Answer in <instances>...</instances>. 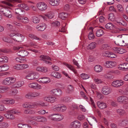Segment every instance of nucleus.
Wrapping results in <instances>:
<instances>
[{"mask_svg":"<svg viewBox=\"0 0 128 128\" xmlns=\"http://www.w3.org/2000/svg\"><path fill=\"white\" fill-rule=\"evenodd\" d=\"M8 100L4 101V102L8 104H13L14 102V101L12 99L8 98Z\"/></svg>","mask_w":128,"mask_h":128,"instance_id":"nucleus-33","label":"nucleus"},{"mask_svg":"<svg viewBox=\"0 0 128 128\" xmlns=\"http://www.w3.org/2000/svg\"><path fill=\"white\" fill-rule=\"evenodd\" d=\"M10 36L15 41L19 42H22L24 38V36L22 34L18 33H11Z\"/></svg>","mask_w":128,"mask_h":128,"instance_id":"nucleus-1","label":"nucleus"},{"mask_svg":"<svg viewBox=\"0 0 128 128\" xmlns=\"http://www.w3.org/2000/svg\"><path fill=\"white\" fill-rule=\"evenodd\" d=\"M127 62H121L120 63V70H127Z\"/></svg>","mask_w":128,"mask_h":128,"instance_id":"nucleus-31","label":"nucleus"},{"mask_svg":"<svg viewBox=\"0 0 128 128\" xmlns=\"http://www.w3.org/2000/svg\"><path fill=\"white\" fill-rule=\"evenodd\" d=\"M12 12L10 10L7 8L5 12L4 13L3 15L7 18H10L12 17Z\"/></svg>","mask_w":128,"mask_h":128,"instance_id":"nucleus-13","label":"nucleus"},{"mask_svg":"<svg viewBox=\"0 0 128 128\" xmlns=\"http://www.w3.org/2000/svg\"><path fill=\"white\" fill-rule=\"evenodd\" d=\"M49 3L52 6H56L59 4L60 2L59 0H50Z\"/></svg>","mask_w":128,"mask_h":128,"instance_id":"nucleus-21","label":"nucleus"},{"mask_svg":"<svg viewBox=\"0 0 128 128\" xmlns=\"http://www.w3.org/2000/svg\"><path fill=\"white\" fill-rule=\"evenodd\" d=\"M18 126L19 128H32L30 126L26 124H18Z\"/></svg>","mask_w":128,"mask_h":128,"instance_id":"nucleus-28","label":"nucleus"},{"mask_svg":"<svg viewBox=\"0 0 128 128\" xmlns=\"http://www.w3.org/2000/svg\"><path fill=\"white\" fill-rule=\"evenodd\" d=\"M104 65L107 68H112L116 65V63L111 61H107L106 62Z\"/></svg>","mask_w":128,"mask_h":128,"instance_id":"nucleus-11","label":"nucleus"},{"mask_svg":"<svg viewBox=\"0 0 128 128\" xmlns=\"http://www.w3.org/2000/svg\"><path fill=\"white\" fill-rule=\"evenodd\" d=\"M80 76L84 79H87L89 78V77L87 74H81Z\"/></svg>","mask_w":128,"mask_h":128,"instance_id":"nucleus-55","label":"nucleus"},{"mask_svg":"<svg viewBox=\"0 0 128 128\" xmlns=\"http://www.w3.org/2000/svg\"><path fill=\"white\" fill-rule=\"evenodd\" d=\"M13 68L14 69L18 70H22L21 64H16L14 66Z\"/></svg>","mask_w":128,"mask_h":128,"instance_id":"nucleus-54","label":"nucleus"},{"mask_svg":"<svg viewBox=\"0 0 128 128\" xmlns=\"http://www.w3.org/2000/svg\"><path fill=\"white\" fill-rule=\"evenodd\" d=\"M96 44L95 42L91 43L87 46V48L92 50L95 48L96 46Z\"/></svg>","mask_w":128,"mask_h":128,"instance_id":"nucleus-29","label":"nucleus"},{"mask_svg":"<svg viewBox=\"0 0 128 128\" xmlns=\"http://www.w3.org/2000/svg\"><path fill=\"white\" fill-rule=\"evenodd\" d=\"M112 50L114 51V52L120 54V48L117 47H114L112 48Z\"/></svg>","mask_w":128,"mask_h":128,"instance_id":"nucleus-61","label":"nucleus"},{"mask_svg":"<svg viewBox=\"0 0 128 128\" xmlns=\"http://www.w3.org/2000/svg\"><path fill=\"white\" fill-rule=\"evenodd\" d=\"M25 97L28 98L32 99V92L28 93L25 95Z\"/></svg>","mask_w":128,"mask_h":128,"instance_id":"nucleus-57","label":"nucleus"},{"mask_svg":"<svg viewBox=\"0 0 128 128\" xmlns=\"http://www.w3.org/2000/svg\"><path fill=\"white\" fill-rule=\"evenodd\" d=\"M61 104H59L54 106L53 110L55 111L59 112L60 110V107Z\"/></svg>","mask_w":128,"mask_h":128,"instance_id":"nucleus-39","label":"nucleus"},{"mask_svg":"<svg viewBox=\"0 0 128 128\" xmlns=\"http://www.w3.org/2000/svg\"><path fill=\"white\" fill-rule=\"evenodd\" d=\"M29 36L32 39H36L39 40H41L40 38L32 34H29Z\"/></svg>","mask_w":128,"mask_h":128,"instance_id":"nucleus-41","label":"nucleus"},{"mask_svg":"<svg viewBox=\"0 0 128 128\" xmlns=\"http://www.w3.org/2000/svg\"><path fill=\"white\" fill-rule=\"evenodd\" d=\"M110 47L107 44H104L102 46L101 49L102 50H105L108 49Z\"/></svg>","mask_w":128,"mask_h":128,"instance_id":"nucleus-53","label":"nucleus"},{"mask_svg":"<svg viewBox=\"0 0 128 128\" xmlns=\"http://www.w3.org/2000/svg\"><path fill=\"white\" fill-rule=\"evenodd\" d=\"M46 25L44 23L42 24H40L38 25L36 28L39 31H44L46 28Z\"/></svg>","mask_w":128,"mask_h":128,"instance_id":"nucleus-10","label":"nucleus"},{"mask_svg":"<svg viewBox=\"0 0 128 128\" xmlns=\"http://www.w3.org/2000/svg\"><path fill=\"white\" fill-rule=\"evenodd\" d=\"M45 15L50 19L52 18H53L54 16L53 14L51 12L48 13L47 14H45Z\"/></svg>","mask_w":128,"mask_h":128,"instance_id":"nucleus-50","label":"nucleus"},{"mask_svg":"<svg viewBox=\"0 0 128 128\" xmlns=\"http://www.w3.org/2000/svg\"><path fill=\"white\" fill-rule=\"evenodd\" d=\"M52 68L54 70L56 71H58L59 70V67L55 65L54 66H52Z\"/></svg>","mask_w":128,"mask_h":128,"instance_id":"nucleus-64","label":"nucleus"},{"mask_svg":"<svg viewBox=\"0 0 128 128\" xmlns=\"http://www.w3.org/2000/svg\"><path fill=\"white\" fill-rule=\"evenodd\" d=\"M68 16V14L66 12H62L59 14L58 17L62 20H65Z\"/></svg>","mask_w":128,"mask_h":128,"instance_id":"nucleus-25","label":"nucleus"},{"mask_svg":"<svg viewBox=\"0 0 128 128\" xmlns=\"http://www.w3.org/2000/svg\"><path fill=\"white\" fill-rule=\"evenodd\" d=\"M104 32L102 30L99 29L96 32V35L98 37H100L103 35Z\"/></svg>","mask_w":128,"mask_h":128,"instance_id":"nucleus-30","label":"nucleus"},{"mask_svg":"<svg viewBox=\"0 0 128 128\" xmlns=\"http://www.w3.org/2000/svg\"><path fill=\"white\" fill-rule=\"evenodd\" d=\"M45 99L47 102H50L51 103H53L56 101V98H55L51 97L46 98Z\"/></svg>","mask_w":128,"mask_h":128,"instance_id":"nucleus-35","label":"nucleus"},{"mask_svg":"<svg viewBox=\"0 0 128 128\" xmlns=\"http://www.w3.org/2000/svg\"><path fill=\"white\" fill-rule=\"evenodd\" d=\"M8 112L12 114H16L18 113V111L16 110L15 109H13L11 110L8 111Z\"/></svg>","mask_w":128,"mask_h":128,"instance_id":"nucleus-60","label":"nucleus"},{"mask_svg":"<svg viewBox=\"0 0 128 128\" xmlns=\"http://www.w3.org/2000/svg\"><path fill=\"white\" fill-rule=\"evenodd\" d=\"M50 75L56 78H60L62 77L61 74L60 73L56 72H52L51 73Z\"/></svg>","mask_w":128,"mask_h":128,"instance_id":"nucleus-15","label":"nucleus"},{"mask_svg":"<svg viewBox=\"0 0 128 128\" xmlns=\"http://www.w3.org/2000/svg\"><path fill=\"white\" fill-rule=\"evenodd\" d=\"M64 64L73 71L75 73H76V71L74 68L71 65L69 64L66 62L64 63Z\"/></svg>","mask_w":128,"mask_h":128,"instance_id":"nucleus-34","label":"nucleus"},{"mask_svg":"<svg viewBox=\"0 0 128 128\" xmlns=\"http://www.w3.org/2000/svg\"><path fill=\"white\" fill-rule=\"evenodd\" d=\"M28 52L26 50H22L19 51L17 53V54L20 56L25 57L27 56Z\"/></svg>","mask_w":128,"mask_h":128,"instance_id":"nucleus-14","label":"nucleus"},{"mask_svg":"<svg viewBox=\"0 0 128 128\" xmlns=\"http://www.w3.org/2000/svg\"><path fill=\"white\" fill-rule=\"evenodd\" d=\"M52 94L56 96H59L62 94V92L61 90L60 89H54L52 90Z\"/></svg>","mask_w":128,"mask_h":128,"instance_id":"nucleus-8","label":"nucleus"},{"mask_svg":"<svg viewBox=\"0 0 128 128\" xmlns=\"http://www.w3.org/2000/svg\"><path fill=\"white\" fill-rule=\"evenodd\" d=\"M96 121V119L94 117H90L88 118V121L90 124L92 126V124H91V123L92 124L95 121Z\"/></svg>","mask_w":128,"mask_h":128,"instance_id":"nucleus-42","label":"nucleus"},{"mask_svg":"<svg viewBox=\"0 0 128 128\" xmlns=\"http://www.w3.org/2000/svg\"><path fill=\"white\" fill-rule=\"evenodd\" d=\"M15 13L19 15H20L25 14V11L20 8H16L15 9Z\"/></svg>","mask_w":128,"mask_h":128,"instance_id":"nucleus-22","label":"nucleus"},{"mask_svg":"<svg viewBox=\"0 0 128 128\" xmlns=\"http://www.w3.org/2000/svg\"><path fill=\"white\" fill-rule=\"evenodd\" d=\"M128 95V85H124L120 87V94Z\"/></svg>","mask_w":128,"mask_h":128,"instance_id":"nucleus-6","label":"nucleus"},{"mask_svg":"<svg viewBox=\"0 0 128 128\" xmlns=\"http://www.w3.org/2000/svg\"><path fill=\"white\" fill-rule=\"evenodd\" d=\"M120 126H125L128 124V120H122L120 123Z\"/></svg>","mask_w":128,"mask_h":128,"instance_id":"nucleus-51","label":"nucleus"},{"mask_svg":"<svg viewBox=\"0 0 128 128\" xmlns=\"http://www.w3.org/2000/svg\"><path fill=\"white\" fill-rule=\"evenodd\" d=\"M74 88L71 85H70L68 86L67 89L66 90V92L68 93H70L72 92V90H73Z\"/></svg>","mask_w":128,"mask_h":128,"instance_id":"nucleus-52","label":"nucleus"},{"mask_svg":"<svg viewBox=\"0 0 128 128\" xmlns=\"http://www.w3.org/2000/svg\"><path fill=\"white\" fill-rule=\"evenodd\" d=\"M114 14L113 13H110L108 14V20L113 21L114 20Z\"/></svg>","mask_w":128,"mask_h":128,"instance_id":"nucleus-49","label":"nucleus"},{"mask_svg":"<svg viewBox=\"0 0 128 128\" xmlns=\"http://www.w3.org/2000/svg\"><path fill=\"white\" fill-rule=\"evenodd\" d=\"M8 2L3 1L2 2L6 5H7L9 7H13V5L10 2H13L16 1V0H8Z\"/></svg>","mask_w":128,"mask_h":128,"instance_id":"nucleus-27","label":"nucleus"},{"mask_svg":"<svg viewBox=\"0 0 128 128\" xmlns=\"http://www.w3.org/2000/svg\"><path fill=\"white\" fill-rule=\"evenodd\" d=\"M0 126L2 128H7L9 124L7 122H3L0 124Z\"/></svg>","mask_w":128,"mask_h":128,"instance_id":"nucleus-47","label":"nucleus"},{"mask_svg":"<svg viewBox=\"0 0 128 128\" xmlns=\"http://www.w3.org/2000/svg\"><path fill=\"white\" fill-rule=\"evenodd\" d=\"M32 97L33 98H36L40 96V94L38 92H32Z\"/></svg>","mask_w":128,"mask_h":128,"instance_id":"nucleus-48","label":"nucleus"},{"mask_svg":"<svg viewBox=\"0 0 128 128\" xmlns=\"http://www.w3.org/2000/svg\"><path fill=\"white\" fill-rule=\"evenodd\" d=\"M114 25L111 23H109L105 25L106 28L108 29L111 30L112 29Z\"/></svg>","mask_w":128,"mask_h":128,"instance_id":"nucleus-44","label":"nucleus"},{"mask_svg":"<svg viewBox=\"0 0 128 128\" xmlns=\"http://www.w3.org/2000/svg\"><path fill=\"white\" fill-rule=\"evenodd\" d=\"M29 86L30 88L35 90H39L42 88L41 86L36 82H33L29 84Z\"/></svg>","mask_w":128,"mask_h":128,"instance_id":"nucleus-4","label":"nucleus"},{"mask_svg":"<svg viewBox=\"0 0 128 128\" xmlns=\"http://www.w3.org/2000/svg\"><path fill=\"white\" fill-rule=\"evenodd\" d=\"M112 92V89L109 87L104 86L102 88V92L104 94L107 95Z\"/></svg>","mask_w":128,"mask_h":128,"instance_id":"nucleus-5","label":"nucleus"},{"mask_svg":"<svg viewBox=\"0 0 128 128\" xmlns=\"http://www.w3.org/2000/svg\"><path fill=\"white\" fill-rule=\"evenodd\" d=\"M24 84V82L23 81H18L16 82L14 84L15 87H20L23 86Z\"/></svg>","mask_w":128,"mask_h":128,"instance_id":"nucleus-38","label":"nucleus"},{"mask_svg":"<svg viewBox=\"0 0 128 128\" xmlns=\"http://www.w3.org/2000/svg\"><path fill=\"white\" fill-rule=\"evenodd\" d=\"M78 118L79 120H82L85 118V117L83 115H80L78 116Z\"/></svg>","mask_w":128,"mask_h":128,"instance_id":"nucleus-63","label":"nucleus"},{"mask_svg":"<svg viewBox=\"0 0 128 128\" xmlns=\"http://www.w3.org/2000/svg\"><path fill=\"white\" fill-rule=\"evenodd\" d=\"M94 69L96 72H100L102 71V68L100 66L97 65L95 66Z\"/></svg>","mask_w":128,"mask_h":128,"instance_id":"nucleus-32","label":"nucleus"},{"mask_svg":"<svg viewBox=\"0 0 128 128\" xmlns=\"http://www.w3.org/2000/svg\"><path fill=\"white\" fill-rule=\"evenodd\" d=\"M32 18V21L34 23H38L40 21L39 18L36 16H33Z\"/></svg>","mask_w":128,"mask_h":128,"instance_id":"nucleus-45","label":"nucleus"},{"mask_svg":"<svg viewBox=\"0 0 128 128\" xmlns=\"http://www.w3.org/2000/svg\"><path fill=\"white\" fill-rule=\"evenodd\" d=\"M97 94V97L100 99L103 98H104V95L101 93L97 92L96 93Z\"/></svg>","mask_w":128,"mask_h":128,"instance_id":"nucleus-58","label":"nucleus"},{"mask_svg":"<svg viewBox=\"0 0 128 128\" xmlns=\"http://www.w3.org/2000/svg\"><path fill=\"white\" fill-rule=\"evenodd\" d=\"M40 60H43L45 63L46 64L50 63V64H52L51 62L47 60H52L51 58L49 56L44 55H42L40 56Z\"/></svg>","mask_w":128,"mask_h":128,"instance_id":"nucleus-7","label":"nucleus"},{"mask_svg":"<svg viewBox=\"0 0 128 128\" xmlns=\"http://www.w3.org/2000/svg\"><path fill=\"white\" fill-rule=\"evenodd\" d=\"M7 113L4 114L5 116L8 119L12 120L14 118V116L12 114L10 113L8 111Z\"/></svg>","mask_w":128,"mask_h":128,"instance_id":"nucleus-23","label":"nucleus"},{"mask_svg":"<svg viewBox=\"0 0 128 128\" xmlns=\"http://www.w3.org/2000/svg\"><path fill=\"white\" fill-rule=\"evenodd\" d=\"M63 118V116L62 115L60 114L59 115L57 114L56 116V118L54 119V121H59L61 120Z\"/></svg>","mask_w":128,"mask_h":128,"instance_id":"nucleus-40","label":"nucleus"},{"mask_svg":"<svg viewBox=\"0 0 128 128\" xmlns=\"http://www.w3.org/2000/svg\"><path fill=\"white\" fill-rule=\"evenodd\" d=\"M18 7L22 8L25 10H29V8L28 5L25 4H19L18 5Z\"/></svg>","mask_w":128,"mask_h":128,"instance_id":"nucleus-20","label":"nucleus"},{"mask_svg":"<svg viewBox=\"0 0 128 128\" xmlns=\"http://www.w3.org/2000/svg\"><path fill=\"white\" fill-rule=\"evenodd\" d=\"M35 112L34 111L30 109L26 110L24 111V113L26 114H34Z\"/></svg>","mask_w":128,"mask_h":128,"instance_id":"nucleus-46","label":"nucleus"},{"mask_svg":"<svg viewBox=\"0 0 128 128\" xmlns=\"http://www.w3.org/2000/svg\"><path fill=\"white\" fill-rule=\"evenodd\" d=\"M110 54H111V52L109 51H106L103 54V56L105 57L109 58Z\"/></svg>","mask_w":128,"mask_h":128,"instance_id":"nucleus-62","label":"nucleus"},{"mask_svg":"<svg viewBox=\"0 0 128 128\" xmlns=\"http://www.w3.org/2000/svg\"><path fill=\"white\" fill-rule=\"evenodd\" d=\"M81 125V123L78 120H75L72 122L71 126L74 128H79Z\"/></svg>","mask_w":128,"mask_h":128,"instance_id":"nucleus-12","label":"nucleus"},{"mask_svg":"<svg viewBox=\"0 0 128 128\" xmlns=\"http://www.w3.org/2000/svg\"><path fill=\"white\" fill-rule=\"evenodd\" d=\"M37 6L39 10L41 11L46 10L47 8L46 4L44 2H40L37 4Z\"/></svg>","mask_w":128,"mask_h":128,"instance_id":"nucleus-3","label":"nucleus"},{"mask_svg":"<svg viewBox=\"0 0 128 128\" xmlns=\"http://www.w3.org/2000/svg\"><path fill=\"white\" fill-rule=\"evenodd\" d=\"M2 59V63H3L4 62H7L8 61V58L6 56H2L1 57Z\"/></svg>","mask_w":128,"mask_h":128,"instance_id":"nucleus-59","label":"nucleus"},{"mask_svg":"<svg viewBox=\"0 0 128 128\" xmlns=\"http://www.w3.org/2000/svg\"><path fill=\"white\" fill-rule=\"evenodd\" d=\"M47 120L46 118L44 116H38L37 121L42 122H46Z\"/></svg>","mask_w":128,"mask_h":128,"instance_id":"nucleus-26","label":"nucleus"},{"mask_svg":"<svg viewBox=\"0 0 128 128\" xmlns=\"http://www.w3.org/2000/svg\"><path fill=\"white\" fill-rule=\"evenodd\" d=\"M112 85L115 87H118L120 86V81L118 80H115L112 82Z\"/></svg>","mask_w":128,"mask_h":128,"instance_id":"nucleus-36","label":"nucleus"},{"mask_svg":"<svg viewBox=\"0 0 128 128\" xmlns=\"http://www.w3.org/2000/svg\"><path fill=\"white\" fill-rule=\"evenodd\" d=\"M120 104H128L127 106L128 107V98L124 96H120Z\"/></svg>","mask_w":128,"mask_h":128,"instance_id":"nucleus-16","label":"nucleus"},{"mask_svg":"<svg viewBox=\"0 0 128 128\" xmlns=\"http://www.w3.org/2000/svg\"><path fill=\"white\" fill-rule=\"evenodd\" d=\"M9 66L7 64H4L0 66V72L7 70L9 69Z\"/></svg>","mask_w":128,"mask_h":128,"instance_id":"nucleus-24","label":"nucleus"},{"mask_svg":"<svg viewBox=\"0 0 128 128\" xmlns=\"http://www.w3.org/2000/svg\"><path fill=\"white\" fill-rule=\"evenodd\" d=\"M9 89L10 88L7 86H0V93H3Z\"/></svg>","mask_w":128,"mask_h":128,"instance_id":"nucleus-19","label":"nucleus"},{"mask_svg":"<svg viewBox=\"0 0 128 128\" xmlns=\"http://www.w3.org/2000/svg\"><path fill=\"white\" fill-rule=\"evenodd\" d=\"M36 76L37 75L35 73H30L26 76V78L29 80H34L37 78Z\"/></svg>","mask_w":128,"mask_h":128,"instance_id":"nucleus-9","label":"nucleus"},{"mask_svg":"<svg viewBox=\"0 0 128 128\" xmlns=\"http://www.w3.org/2000/svg\"><path fill=\"white\" fill-rule=\"evenodd\" d=\"M16 81L15 78L12 77H7L2 81V84L5 85H8L13 84Z\"/></svg>","mask_w":128,"mask_h":128,"instance_id":"nucleus-2","label":"nucleus"},{"mask_svg":"<svg viewBox=\"0 0 128 128\" xmlns=\"http://www.w3.org/2000/svg\"><path fill=\"white\" fill-rule=\"evenodd\" d=\"M29 108H34L37 105V103L34 102H28Z\"/></svg>","mask_w":128,"mask_h":128,"instance_id":"nucleus-43","label":"nucleus"},{"mask_svg":"<svg viewBox=\"0 0 128 128\" xmlns=\"http://www.w3.org/2000/svg\"><path fill=\"white\" fill-rule=\"evenodd\" d=\"M0 52H2L4 53H8L10 52V50L8 49H0Z\"/></svg>","mask_w":128,"mask_h":128,"instance_id":"nucleus-56","label":"nucleus"},{"mask_svg":"<svg viewBox=\"0 0 128 128\" xmlns=\"http://www.w3.org/2000/svg\"><path fill=\"white\" fill-rule=\"evenodd\" d=\"M90 29L92 30V31L90 32L88 35V38L89 40H91L94 39V34L92 33L93 28L92 27H90Z\"/></svg>","mask_w":128,"mask_h":128,"instance_id":"nucleus-37","label":"nucleus"},{"mask_svg":"<svg viewBox=\"0 0 128 128\" xmlns=\"http://www.w3.org/2000/svg\"><path fill=\"white\" fill-rule=\"evenodd\" d=\"M40 82L43 83H47L50 82V78L47 77L41 78L39 79Z\"/></svg>","mask_w":128,"mask_h":128,"instance_id":"nucleus-18","label":"nucleus"},{"mask_svg":"<svg viewBox=\"0 0 128 128\" xmlns=\"http://www.w3.org/2000/svg\"><path fill=\"white\" fill-rule=\"evenodd\" d=\"M97 104L99 108L101 109H104L106 108L107 106L105 103L103 102H98Z\"/></svg>","mask_w":128,"mask_h":128,"instance_id":"nucleus-17","label":"nucleus"}]
</instances>
